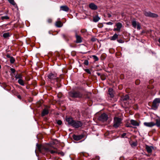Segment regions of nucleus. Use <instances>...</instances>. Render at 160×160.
I'll return each instance as SVG.
<instances>
[{
	"label": "nucleus",
	"mask_w": 160,
	"mask_h": 160,
	"mask_svg": "<svg viewBox=\"0 0 160 160\" xmlns=\"http://www.w3.org/2000/svg\"><path fill=\"white\" fill-rule=\"evenodd\" d=\"M130 123L131 124L134 126H138L139 125V123L136 121L132 119L130 120Z\"/></svg>",
	"instance_id": "nucleus-17"
},
{
	"label": "nucleus",
	"mask_w": 160,
	"mask_h": 160,
	"mask_svg": "<svg viewBox=\"0 0 160 160\" xmlns=\"http://www.w3.org/2000/svg\"><path fill=\"white\" fill-rule=\"evenodd\" d=\"M57 124L59 125H61L62 124V122L60 120H58L57 122Z\"/></svg>",
	"instance_id": "nucleus-36"
},
{
	"label": "nucleus",
	"mask_w": 160,
	"mask_h": 160,
	"mask_svg": "<svg viewBox=\"0 0 160 160\" xmlns=\"http://www.w3.org/2000/svg\"><path fill=\"white\" fill-rule=\"evenodd\" d=\"M122 119L118 117H115L113 119V127L117 128L120 126L122 124Z\"/></svg>",
	"instance_id": "nucleus-2"
},
{
	"label": "nucleus",
	"mask_w": 160,
	"mask_h": 160,
	"mask_svg": "<svg viewBox=\"0 0 160 160\" xmlns=\"http://www.w3.org/2000/svg\"><path fill=\"white\" fill-rule=\"evenodd\" d=\"M82 125V123L81 121L75 120L72 126L76 128H78L81 127Z\"/></svg>",
	"instance_id": "nucleus-7"
},
{
	"label": "nucleus",
	"mask_w": 160,
	"mask_h": 160,
	"mask_svg": "<svg viewBox=\"0 0 160 160\" xmlns=\"http://www.w3.org/2000/svg\"><path fill=\"white\" fill-rule=\"evenodd\" d=\"M117 41L118 42L120 43H122L123 42V41L121 39L118 40Z\"/></svg>",
	"instance_id": "nucleus-38"
},
{
	"label": "nucleus",
	"mask_w": 160,
	"mask_h": 160,
	"mask_svg": "<svg viewBox=\"0 0 160 160\" xmlns=\"http://www.w3.org/2000/svg\"><path fill=\"white\" fill-rule=\"evenodd\" d=\"M104 23L107 25H112L113 24L112 22H105V23Z\"/></svg>",
	"instance_id": "nucleus-34"
},
{
	"label": "nucleus",
	"mask_w": 160,
	"mask_h": 160,
	"mask_svg": "<svg viewBox=\"0 0 160 160\" xmlns=\"http://www.w3.org/2000/svg\"><path fill=\"white\" fill-rule=\"evenodd\" d=\"M15 61V59L12 57L10 58V62L12 64Z\"/></svg>",
	"instance_id": "nucleus-30"
},
{
	"label": "nucleus",
	"mask_w": 160,
	"mask_h": 160,
	"mask_svg": "<svg viewBox=\"0 0 160 160\" xmlns=\"http://www.w3.org/2000/svg\"><path fill=\"white\" fill-rule=\"evenodd\" d=\"M146 149L148 153H150L152 152L153 147L152 146H149L146 145Z\"/></svg>",
	"instance_id": "nucleus-18"
},
{
	"label": "nucleus",
	"mask_w": 160,
	"mask_h": 160,
	"mask_svg": "<svg viewBox=\"0 0 160 160\" xmlns=\"http://www.w3.org/2000/svg\"><path fill=\"white\" fill-rule=\"evenodd\" d=\"M84 71L86 72H87L88 73H89V74L91 73V72H90V70L88 69H84Z\"/></svg>",
	"instance_id": "nucleus-35"
},
{
	"label": "nucleus",
	"mask_w": 160,
	"mask_h": 160,
	"mask_svg": "<svg viewBox=\"0 0 160 160\" xmlns=\"http://www.w3.org/2000/svg\"><path fill=\"white\" fill-rule=\"evenodd\" d=\"M97 74L98 76H99L101 75V74L100 73H99V72H98L97 73Z\"/></svg>",
	"instance_id": "nucleus-48"
},
{
	"label": "nucleus",
	"mask_w": 160,
	"mask_h": 160,
	"mask_svg": "<svg viewBox=\"0 0 160 160\" xmlns=\"http://www.w3.org/2000/svg\"><path fill=\"white\" fill-rule=\"evenodd\" d=\"M84 63L85 65H88L89 64L88 61L87 60H85L84 61Z\"/></svg>",
	"instance_id": "nucleus-33"
},
{
	"label": "nucleus",
	"mask_w": 160,
	"mask_h": 160,
	"mask_svg": "<svg viewBox=\"0 0 160 160\" xmlns=\"http://www.w3.org/2000/svg\"><path fill=\"white\" fill-rule=\"evenodd\" d=\"M132 25L134 28H137L138 30L140 29L141 26L140 23L139 22H136L134 19L132 20Z\"/></svg>",
	"instance_id": "nucleus-5"
},
{
	"label": "nucleus",
	"mask_w": 160,
	"mask_h": 160,
	"mask_svg": "<svg viewBox=\"0 0 160 160\" xmlns=\"http://www.w3.org/2000/svg\"><path fill=\"white\" fill-rule=\"evenodd\" d=\"M126 133H124L121 135V137L122 138H124L126 136Z\"/></svg>",
	"instance_id": "nucleus-40"
},
{
	"label": "nucleus",
	"mask_w": 160,
	"mask_h": 160,
	"mask_svg": "<svg viewBox=\"0 0 160 160\" xmlns=\"http://www.w3.org/2000/svg\"><path fill=\"white\" fill-rule=\"evenodd\" d=\"M158 41L160 43V38H159L158 40Z\"/></svg>",
	"instance_id": "nucleus-49"
},
{
	"label": "nucleus",
	"mask_w": 160,
	"mask_h": 160,
	"mask_svg": "<svg viewBox=\"0 0 160 160\" xmlns=\"http://www.w3.org/2000/svg\"><path fill=\"white\" fill-rule=\"evenodd\" d=\"M10 70L12 73H14L15 72V70L13 68H11L10 69Z\"/></svg>",
	"instance_id": "nucleus-37"
},
{
	"label": "nucleus",
	"mask_w": 160,
	"mask_h": 160,
	"mask_svg": "<svg viewBox=\"0 0 160 160\" xmlns=\"http://www.w3.org/2000/svg\"><path fill=\"white\" fill-rule=\"evenodd\" d=\"M160 103V98H156L153 101L152 103V106L153 108H158L159 104Z\"/></svg>",
	"instance_id": "nucleus-8"
},
{
	"label": "nucleus",
	"mask_w": 160,
	"mask_h": 160,
	"mask_svg": "<svg viewBox=\"0 0 160 160\" xmlns=\"http://www.w3.org/2000/svg\"><path fill=\"white\" fill-rule=\"evenodd\" d=\"M52 21V19L51 18H48L47 20L48 22L49 23H51Z\"/></svg>",
	"instance_id": "nucleus-39"
},
{
	"label": "nucleus",
	"mask_w": 160,
	"mask_h": 160,
	"mask_svg": "<svg viewBox=\"0 0 160 160\" xmlns=\"http://www.w3.org/2000/svg\"><path fill=\"white\" fill-rule=\"evenodd\" d=\"M108 94L110 95V97L113 98L114 97L113 89L112 88H109L108 89Z\"/></svg>",
	"instance_id": "nucleus-21"
},
{
	"label": "nucleus",
	"mask_w": 160,
	"mask_h": 160,
	"mask_svg": "<svg viewBox=\"0 0 160 160\" xmlns=\"http://www.w3.org/2000/svg\"><path fill=\"white\" fill-rule=\"evenodd\" d=\"M129 96L128 95H126L122 98V100L123 101H127L129 99Z\"/></svg>",
	"instance_id": "nucleus-24"
},
{
	"label": "nucleus",
	"mask_w": 160,
	"mask_h": 160,
	"mask_svg": "<svg viewBox=\"0 0 160 160\" xmlns=\"http://www.w3.org/2000/svg\"><path fill=\"white\" fill-rule=\"evenodd\" d=\"M84 137L83 135H74L73 136V138L74 140L78 141L82 139Z\"/></svg>",
	"instance_id": "nucleus-12"
},
{
	"label": "nucleus",
	"mask_w": 160,
	"mask_h": 160,
	"mask_svg": "<svg viewBox=\"0 0 160 160\" xmlns=\"http://www.w3.org/2000/svg\"><path fill=\"white\" fill-rule=\"evenodd\" d=\"M75 36L76 38V43H80L82 42V38L81 36L78 34L77 32H75Z\"/></svg>",
	"instance_id": "nucleus-9"
},
{
	"label": "nucleus",
	"mask_w": 160,
	"mask_h": 160,
	"mask_svg": "<svg viewBox=\"0 0 160 160\" xmlns=\"http://www.w3.org/2000/svg\"><path fill=\"white\" fill-rule=\"evenodd\" d=\"M18 82L21 85L23 86L24 85V83L22 79H19L18 81Z\"/></svg>",
	"instance_id": "nucleus-26"
},
{
	"label": "nucleus",
	"mask_w": 160,
	"mask_h": 160,
	"mask_svg": "<svg viewBox=\"0 0 160 160\" xmlns=\"http://www.w3.org/2000/svg\"><path fill=\"white\" fill-rule=\"evenodd\" d=\"M118 38V35L115 33L112 37L111 39V40H114Z\"/></svg>",
	"instance_id": "nucleus-25"
},
{
	"label": "nucleus",
	"mask_w": 160,
	"mask_h": 160,
	"mask_svg": "<svg viewBox=\"0 0 160 160\" xmlns=\"http://www.w3.org/2000/svg\"><path fill=\"white\" fill-rule=\"evenodd\" d=\"M49 113L48 110L47 108L44 109L42 112V116H44L48 114Z\"/></svg>",
	"instance_id": "nucleus-19"
},
{
	"label": "nucleus",
	"mask_w": 160,
	"mask_h": 160,
	"mask_svg": "<svg viewBox=\"0 0 160 160\" xmlns=\"http://www.w3.org/2000/svg\"><path fill=\"white\" fill-rule=\"evenodd\" d=\"M66 121L68 122V124L72 126L75 120H73L72 118H68L66 119Z\"/></svg>",
	"instance_id": "nucleus-13"
},
{
	"label": "nucleus",
	"mask_w": 160,
	"mask_h": 160,
	"mask_svg": "<svg viewBox=\"0 0 160 160\" xmlns=\"http://www.w3.org/2000/svg\"><path fill=\"white\" fill-rule=\"evenodd\" d=\"M89 7L90 9L93 10H96L98 8V6L93 3H90Z\"/></svg>",
	"instance_id": "nucleus-14"
},
{
	"label": "nucleus",
	"mask_w": 160,
	"mask_h": 160,
	"mask_svg": "<svg viewBox=\"0 0 160 160\" xmlns=\"http://www.w3.org/2000/svg\"><path fill=\"white\" fill-rule=\"evenodd\" d=\"M156 123L154 122V126H156L158 127H160V120L156 119L155 120Z\"/></svg>",
	"instance_id": "nucleus-22"
},
{
	"label": "nucleus",
	"mask_w": 160,
	"mask_h": 160,
	"mask_svg": "<svg viewBox=\"0 0 160 160\" xmlns=\"http://www.w3.org/2000/svg\"><path fill=\"white\" fill-rule=\"evenodd\" d=\"M48 78L51 80H53L56 79L57 78L56 73H51L48 76Z\"/></svg>",
	"instance_id": "nucleus-10"
},
{
	"label": "nucleus",
	"mask_w": 160,
	"mask_h": 160,
	"mask_svg": "<svg viewBox=\"0 0 160 160\" xmlns=\"http://www.w3.org/2000/svg\"><path fill=\"white\" fill-rule=\"evenodd\" d=\"M62 37L64 38H65V37H66V35L64 34H63L62 35Z\"/></svg>",
	"instance_id": "nucleus-47"
},
{
	"label": "nucleus",
	"mask_w": 160,
	"mask_h": 160,
	"mask_svg": "<svg viewBox=\"0 0 160 160\" xmlns=\"http://www.w3.org/2000/svg\"><path fill=\"white\" fill-rule=\"evenodd\" d=\"M43 149L44 151L48 153V152H50L51 154L56 153L58 154H60L62 156H63L64 155V153L62 152H58L57 151H53L52 150L51 147L44 148Z\"/></svg>",
	"instance_id": "nucleus-3"
},
{
	"label": "nucleus",
	"mask_w": 160,
	"mask_h": 160,
	"mask_svg": "<svg viewBox=\"0 0 160 160\" xmlns=\"http://www.w3.org/2000/svg\"><path fill=\"white\" fill-rule=\"evenodd\" d=\"M15 78L16 79H21L22 75L21 74H17L15 76Z\"/></svg>",
	"instance_id": "nucleus-28"
},
{
	"label": "nucleus",
	"mask_w": 160,
	"mask_h": 160,
	"mask_svg": "<svg viewBox=\"0 0 160 160\" xmlns=\"http://www.w3.org/2000/svg\"><path fill=\"white\" fill-rule=\"evenodd\" d=\"M144 14L146 16L153 18H156L158 17V15L154 13H152L150 12H145Z\"/></svg>",
	"instance_id": "nucleus-6"
},
{
	"label": "nucleus",
	"mask_w": 160,
	"mask_h": 160,
	"mask_svg": "<svg viewBox=\"0 0 160 160\" xmlns=\"http://www.w3.org/2000/svg\"><path fill=\"white\" fill-rule=\"evenodd\" d=\"M138 81L139 82V81H138V80H137V81H136V84H138V83H137V82H138Z\"/></svg>",
	"instance_id": "nucleus-50"
},
{
	"label": "nucleus",
	"mask_w": 160,
	"mask_h": 160,
	"mask_svg": "<svg viewBox=\"0 0 160 160\" xmlns=\"http://www.w3.org/2000/svg\"><path fill=\"white\" fill-rule=\"evenodd\" d=\"M100 19V18L98 16H96L93 17V21L94 22H97Z\"/></svg>",
	"instance_id": "nucleus-23"
},
{
	"label": "nucleus",
	"mask_w": 160,
	"mask_h": 160,
	"mask_svg": "<svg viewBox=\"0 0 160 160\" xmlns=\"http://www.w3.org/2000/svg\"><path fill=\"white\" fill-rule=\"evenodd\" d=\"M17 97H18V98H19L20 99H21V97L20 95H18L17 96Z\"/></svg>",
	"instance_id": "nucleus-45"
},
{
	"label": "nucleus",
	"mask_w": 160,
	"mask_h": 160,
	"mask_svg": "<svg viewBox=\"0 0 160 160\" xmlns=\"http://www.w3.org/2000/svg\"><path fill=\"white\" fill-rule=\"evenodd\" d=\"M108 118V115L105 113H103L99 117L98 120L102 122H104L107 121Z\"/></svg>",
	"instance_id": "nucleus-4"
},
{
	"label": "nucleus",
	"mask_w": 160,
	"mask_h": 160,
	"mask_svg": "<svg viewBox=\"0 0 160 160\" xmlns=\"http://www.w3.org/2000/svg\"><path fill=\"white\" fill-rule=\"evenodd\" d=\"M108 18H110L111 17V16H112V15L111 14H109V13H108Z\"/></svg>",
	"instance_id": "nucleus-46"
},
{
	"label": "nucleus",
	"mask_w": 160,
	"mask_h": 160,
	"mask_svg": "<svg viewBox=\"0 0 160 160\" xmlns=\"http://www.w3.org/2000/svg\"><path fill=\"white\" fill-rule=\"evenodd\" d=\"M116 26L117 27V28H114L113 29V31L120 32L121 28L122 27V24L120 22H118L116 24Z\"/></svg>",
	"instance_id": "nucleus-11"
},
{
	"label": "nucleus",
	"mask_w": 160,
	"mask_h": 160,
	"mask_svg": "<svg viewBox=\"0 0 160 160\" xmlns=\"http://www.w3.org/2000/svg\"><path fill=\"white\" fill-rule=\"evenodd\" d=\"M6 57L8 58H10L12 57L11 56H10V55L8 54L6 55Z\"/></svg>",
	"instance_id": "nucleus-44"
},
{
	"label": "nucleus",
	"mask_w": 160,
	"mask_h": 160,
	"mask_svg": "<svg viewBox=\"0 0 160 160\" xmlns=\"http://www.w3.org/2000/svg\"><path fill=\"white\" fill-rule=\"evenodd\" d=\"M81 32L82 33H84L86 32V30H81Z\"/></svg>",
	"instance_id": "nucleus-41"
},
{
	"label": "nucleus",
	"mask_w": 160,
	"mask_h": 160,
	"mask_svg": "<svg viewBox=\"0 0 160 160\" xmlns=\"http://www.w3.org/2000/svg\"><path fill=\"white\" fill-rule=\"evenodd\" d=\"M143 124L144 126L149 127H152L154 126V122H144L143 123Z\"/></svg>",
	"instance_id": "nucleus-15"
},
{
	"label": "nucleus",
	"mask_w": 160,
	"mask_h": 160,
	"mask_svg": "<svg viewBox=\"0 0 160 160\" xmlns=\"http://www.w3.org/2000/svg\"><path fill=\"white\" fill-rule=\"evenodd\" d=\"M126 126L127 127H132V126H131V125L130 124H127L126 125Z\"/></svg>",
	"instance_id": "nucleus-42"
},
{
	"label": "nucleus",
	"mask_w": 160,
	"mask_h": 160,
	"mask_svg": "<svg viewBox=\"0 0 160 160\" xmlns=\"http://www.w3.org/2000/svg\"><path fill=\"white\" fill-rule=\"evenodd\" d=\"M9 17L7 16H2L1 17V19L2 20L4 19H9Z\"/></svg>",
	"instance_id": "nucleus-32"
},
{
	"label": "nucleus",
	"mask_w": 160,
	"mask_h": 160,
	"mask_svg": "<svg viewBox=\"0 0 160 160\" xmlns=\"http://www.w3.org/2000/svg\"><path fill=\"white\" fill-rule=\"evenodd\" d=\"M8 2L13 5H15L16 4L14 0H8Z\"/></svg>",
	"instance_id": "nucleus-29"
},
{
	"label": "nucleus",
	"mask_w": 160,
	"mask_h": 160,
	"mask_svg": "<svg viewBox=\"0 0 160 160\" xmlns=\"http://www.w3.org/2000/svg\"><path fill=\"white\" fill-rule=\"evenodd\" d=\"M96 40V39L95 38H92L91 39V41L92 42H95Z\"/></svg>",
	"instance_id": "nucleus-43"
},
{
	"label": "nucleus",
	"mask_w": 160,
	"mask_h": 160,
	"mask_svg": "<svg viewBox=\"0 0 160 160\" xmlns=\"http://www.w3.org/2000/svg\"><path fill=\"white\" fill-rule=\"evenodd\" d=\"M3 36L4 38H6L10 36L9 33V32L4 33L3 34Z\"/></svg>",
	"instance_id": "nucleus-27"
},
{
	"label": "nucleus",
	"mask_w": 160,
	"mask_h": 160,
	"mask_svg": "<svg viewBox=\"0 0 160 160\" xmlns=\"http://www.w3.org/2000/svg\"><path fill=\"white\" fill-rule=\"evenodd\" d=\"M92 57L93 58L95 61H97L98 60V58L96 55H92Z\"/></svg>",
	"instance_id": "nucleus-31"
},
{
	"label": "nucleus",
	"mask_w": 160,
	"mask_h": 160,
	"mask_svg": "<svg viewBox=\"0 0 160 160\" xmlns=\"http://www.w3.org/2000/svg\"><path fill=\"white\" fill-rule=\"evenodd\" d=\"M55 26L58 28H60L62 26V24L60 21H58L56 22Z\"/></svg>",
	"instance_id": "nucleus-20"
},
{
	"label": "nucleus",
	"mask_w": 160,
	"mask_h": 160,
	"mask_svg": "<svg viewBox=\"0 0 160 160\" xmlns=\"http://www.w3.org/2000/svg\"><path fill=\"white\" fill-rule=\"evenodd\" d=\"M60 10L65 12H68L69 10V8L66 5L62 6L60 7Z\"/></svg>",
	"instance_id": "nucleus-16"
},
{
	"label": "nucleus",
	"mask_w": 160,
	"mask_h": 160,
	"mask_svg": "<svg viewBox=\"0 0 160 160\" xmlns=\"http://www.w3.org/2000/svg\"><path fill=\"white\" fill-rule=\"evenodd\" d=\"M68 95L70 97L74 98H80L83 96L82 93L78 91H71L68 92Z\"/></svg>",
	"instance_id": "nucleus-1"
}]
</instances>
